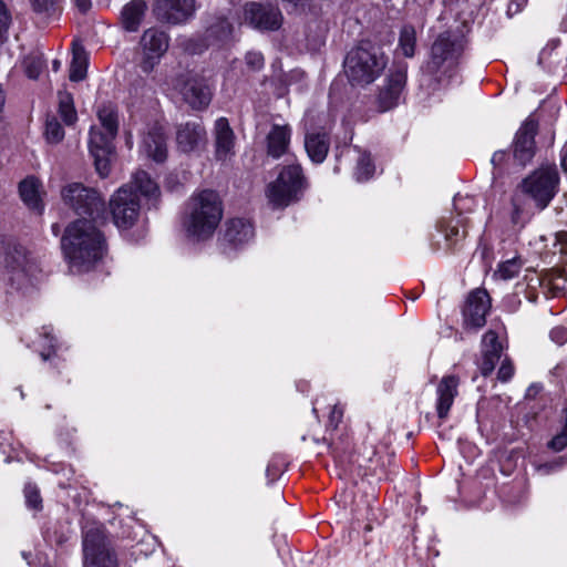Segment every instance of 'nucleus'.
Listing matches in <instances>:
<instances>
[{
    "instance_id": "f257e3e1",
    "label": "nucleus",
    "mask_w": 567,
    "mask_h": 567,
    "mask_svg": "<svg viewBox=\"0 0 567 567\" xmlns=\"http://www.w3.org/2000/svg\"><path fill=\"white\" fill-rule=\"evenodd\" d=\"M61 248L71 270L85 272L104 257L106 239L94 220L82 218L65 228Z\"/></svg>"
},
{
    "instance_id": "f03ea898",
    "label": "nucleus",
    "mask_w": 567,
    "mask_h": 567,
    "mask_svg": "<svg viewBox=\"0 0 567 567\" xmlns=\"http://www.w3.org/2000/svg\"><path fill=\"white\" fill-rule=\"evenodd\" d=\"M223 218V202L217 192L203 189L188 199L184 228L187 236L205 240L213 236Z\"/></svg>"
},
{
    "instance_id": "7ed1b4c3",
    "label": "nucleus",
    "mask_w": 567,
    "mask_h": 567,
    "mask_svg": "<svg viewBox=\"0 0 567 567\" xmlns=\"http://www.w3.org/2000/svg\"><path fill=\"white\" fill-rule=\"evenodd\" d=\"M465 49V40L458 33L444 31L432 43L422 72L435 84L451 79Z\"/></svg>"
},
{
    "instance_id": "20e7f679",
    "label": "nucleus",
    "mask_w": 567,
    "mask_h": 567,
    "mask_svg": "<svg viewBox=\"0 0 567 567\" xmlns=\"http://www.w3.org/2000/svg\"><path fill=\"white\" fill-rule=\"evenodd\" d=\"M385 66L383 52L368 41L353 48L344 60V73L352 85L364 86L374 82Z\"/></svg>"
},
{
    "instance_id": "39448f33",
    "label": "nucleus",
    "mask_w": 567,
    "mask_h": 567,
    "mask_svg": "<svg viewBox=\"0 0 567 567\" xmlns=\"http://www.w3.org/2000/svg\"><path fill=\"white\" fill-rule=\"evenodd\" d=\"M83 567H120L116 550L101 523H86L82 530Z\"/></svg>"
},
{
    "instance_id": "423d86ee",
    "label": "nucleus",
    "mask_w": 567,
    "mask_h": 567,
    "mask_svg": "<svg viewBox=\"0 0 567 567\" xmlns=\"http://www.w3.org/2000/svg\"><path fill=\"white\" fill-rule=\"evenodd\" d=\"M3 269H0V280L20 290L27 287L40 268L34 259L28 256L24 247L12 239L2 241Z\"/></svg>"
},
{
    "instance_id": "0eeeda50",
    "label": "nucleus",
    "mask_w": 567,
    "mask_h": 567,
    "mask_svg": "<svg viewBox=\"0 0 567 567\" xmlns=\"http://www.w3.org/2000/svg\"><path fill=\"white\" fill-rule=\"evenodd\" d=\"M308 186L300 164L284 166L276 181L268 184L266 196L274 209H282L298 202Z\"/></svg>"
},
{
    "instance_id": "6e6552de",
    "label": "nucleus",
    "mask_w": 567,
    "mask_h": 567,
    "mask_svg": "<svg viewBox=\"0 0 567 567\" xmlns=\"http://www.w3.org/2000/svg\"><path fill=\"white\" fill-rule=\"evenodd\" d=\"M559 173L555 165L540 166L522 182V189L539 209H545L559 187Z\"/></svg>"
},
{
    "instance_id": "1a4fd4ad",
    "label": "nucleus",
    "mask_w": 567,
    "mask_h": 567,
    "mask_svg": "<svg viewBox=\"0 0 567 567\" xmlns=\"http://www.w3.org/2000/svg\"><path fill=\"white\" fill-rule=\"evenodd\" d=\"M61 195L65 205L78 215L87 216L90 220H95L104 212L105 203L102 196L81 183L68 184L62 188Z\"/></svg>"
},
{
    "instance_id": "9d476101",
    "label": "nucleus",
    "mask_w": 567,
    "mask_h": 567,
    "mask_svg": "<svg viewBox=\"0 0 567 567\" xmlns=\"http://www.w3.org/2000/svg\"><path fill=\"white\" fill-rule=\"evenodd\" d=\"M110 209L114 224L120 229H130L138 220L141 203L132 185L120 187L110 199Z\"/></svg>"
},
{
    "instance_id": "9b49d317",
    "label": "nucleus",
    "mask_w": 567,
    "mask_h": 567,
    "mask_svg": "<svg viewBox=\"0 0 567 567\" xmlns=\"http://www.w3.org/2000/svg\"><path fill=\"white\" fill-rule=\"evenodd\" d=\"M169 35L164 30L157 27H151L144 30L140 45L143 52L141 61V69L145 73L153 71L154 66L158 64L162 56L169 48Z\"/></svg>"
},
{
    "instance_id": "f8f14e48",
    "label": "nucleus",
    "mask_w": 567,
    "mask_h": 567,
    "mask_svg": "<svg viewBox=\"0 0 567 567\" xmlns=\"http://www.w3.org/2000/svg\"><path fill=\"white\" fill-rule=\"evenodd\" d=\"M152 11L158 22L179 25L194 18L196 2L195 0H154Z\"/></svg>"
},
{
    "instance_id": "ddd939ff",
    "label": "nucleus",
    "mask_w": 567,
    "mask_h": 567,
    "mask_svg": "<svg viewBox=\"0 0 567 567\" xmlns=\"http://www.w3.org/2000/svg\"><path fill=\"white\" fill-rule=\"evenodd\" d=\"M408 76V64L400 63L390 70L377 99L380 112H386L399 104Z\"/></svg>"
},
{
    "instance_id": "4468645a",
    "label": "nucleus",
    "mask_w": 567,
    "mask_h": 567,
    "mask_svg": "<svg viewBox=\"0 0 567 567\" xmlns=\"http://www.w3.org/2000/svg\"><path fill=\"white\" fill-rule=\"evenodd\" d=\"M177 86L184 101L192 109L204 110L209 105L213 92L205 78L187 74L178 79Z\"/></svg>"
},
{
    "instance_id": "2eb2a0df",
    "label": "nucleus",
    "mask_w": 567,
    "mask_h": 567,
    "mask_svg": "<svg viewBox=\"0 0 567 567\" xmlns=\"http://www.w3.org/2000/svg\"><path fill=\"white\" fill-rule=\"evenodd\" d=\"M233 25L225 17H215L206 28L202 43L197 44V38H190L183 42V47L190 53H200L210 45H217L226 42L233 34Z\"/></svg>"
},
{
    "instance_id": "dca6fc26",
    "label": "nucleus",
    "mask_w": 567,
    "mask_h": 567,
    "mask_svg": "<svg viewBox=\"0 0 567 567\" xmlns=\"http://www.w3.org/2000/svg\"><path fill=\"white\" fill-rule=\"evenodd\" d=\"M245 21L260 31H276L284 21L281 11L272 4L249 2L244 9Z\"/></svg>"
},
{
    "instance_id": "f3484780",
    "label": "nucleus",
    "mask_w": 567,
    "mask_h": 567,
    "mask_svg": "<svg viewBox=\"0 0 567 567\" xmlns=\"http://www.w3.org/2000/svg\"><path fill=\"white\" fill-rule=\"evenodd\" d=\"M538 131V122L529 116L518 128L513 143L514 161L520 166H526L535 156V136Z\"/></svg>"
},
{
    "instance_id": "a211bd4d",
    "label": "nucleus",
    "mask_w": 567,
    "mask_h": 567,
    "mask_svg": "<svg viewBox=\"0 0 567 567\" xmlns=\"http://www.w3.org/2000/svg\"><path fill=\"white\" fill-rule=\"evenodd\" d=\"M116 136H110V132L92 127L90 131L89 148L94 158L96 172L101 177L110 173V155L113 151V141Z\"/></svg>"
},
{
    "instance_id": "6ab92c4d",
    "label": "nucleus",
    "mask_w": 567,
    "mask_h": 567,
    "mask_svg": "<svg viewBox=\"0 0 567 567\" xmlns=\"http://www.w3.org/2000/svg\"><path fill=\"white\" fill-rule=\"evenodd\" d=\"M491 308V298L485 289L473 290L463 309L464 324L467 328L480 329L486 323V315Z\"/></svg>"
},
{
    "instance_id": "aec40b11",
    "label": "nucleus",
    "mask_w": 567,
    "mask_h": 567,
    "mask_svg": "<svg viewBox=\"0 0 567 567\" xmlns=\"http://www.w3.org/2000/svg\"><path fill=\"white\" fill-rule=\"evenodd\" d=\"M472 202L473 199L471 197L456 196L454 198V208L457 212V216L451 217L449 220L442 219L440 223V230L444 234L445 240L451 246H455L467 235V230L463 226V219L461 218V215L463 208L467 207Z\"/></svg>"
},
{
    "instance_id": "412c9836",
    "label": "nucleus",
    "mask_w": 567,
    "mask_h": 567,
    "mask_svg": "<svg viewBox=\"0 0 567 567\" xmlns=\"http://www.w3.org/2000/svg\"><path fill=\"white\" fill-rule=\"evenodd\" d=\"M254 235V227L249 220L231 218L225 224L221 241L224 246L230 249H237L249 243Z\"/></svg>"
},
{
    "instance_id": "4be33fe9",
    "label": "nucleus",
    "mask_w": 567,
    "mask_h": 567,
    "mask_svg": "<svg viewBox=\"0 0 567 567\" xmlns=\"http://www.w3.org/2000/svg\"><path fill=\"white\" fill-rule=\"evenodd\" d=\"M460 378L457 375H444L436 386V412L441 420L447 417L449 412L458 395Z\"/></svg>"
},
{
    "instance_id": "5701e85b",
    "label": "nucleus",
    "mask_w": 567,
    "mask_h": 567,
    "mask_svg": "<svg viewBox=\"0 0 567 567\" xmlns=\"http://www.w3.org/2000/svg\"><path fill=\"white\" fill-rule=\"evenodd\" d=\"M502 350L497 333L493 330L485 332L482 341V358L478 362V369L483 377H488L494 371L501 360Z\"/></svg>"
},
{
    "instance_id": "b1692460",
    "label": "nucleus",
    "mask_w": 567,
    "mask_h": 567,
    "mask_svg": "<svg viewBox=\"0 0 567 567\" xmlns=\"http://www.w3.org/2000/svg\"><path fill=\"white\" fill-rule=\"evenodd\" d=\"M215 156L218 161L230 158L235 152V134L226 117H219L215 122Z\"/></svg>"
},
{
    "instance_id": "393cba45",
    "label": "nucleus",
    "mask_w": 567,
    "mask_h": 567,
    "mask_svg": "<svg viewBox=\"0 0 567 567\" xmlns=\"http://www.w3.org/2000/svg\"><path fill=\"white\" fill-rule=\"evenodd\" d=\"M206 138L205 127L200 122H186L176 131V143L183 153L194 152Z\"/></svg>"
},
{
    "instance_id": "a878e982",
    "label": "nucleus",
    "mask_w": 567,
    "mask_h": 567,
    "mask_svg": "<svg viewBox=\"0 0 567 567\" xmlns=\"http://www.w3.org/2000/svg\"><path fill=\"white\" fill-rule=\"evenodd\" d=\"M142 147L148 157L157 163H163L167 157V146L162 127L150 128L143 137Z\"/></svg>"
},
{
    "instance_id": "bb28decb",
    "label": "nucleus",
    "mask_w": 567,
    "mask_h": 567,
    "mask_svg": "<svg viewBox=\"0 0 567 567\" xmlns=\"http://www.w3.org/2000/svg\"><path fill=\"white\" fill-rule=\"evenodd\" d=\"M291 127L288 124H274L267 135V154L279 158L287 153L290 145Z\"/></svg>"
},
{
    "instance_id": "cd10ccee",
    "label": "nucleus",
    "mask_w": 567,
    "mask_h": 567,
    "mask_svg": "<svg viewBox=\"0 0 567 567\" xmlns=\"http://www.w3.org/2000/svg\"><path fill=\"white\" fill-rule=\"evenodd\" d=\"M147 3L144 0H132L121 12V23L125 31L136 32L145 17Z\"/></svg>"
},
{
    "instance_id": "c85d7f7f",
    "label": "nucleus",
    "mask_w": 567,
    "mask_h": 567,
    "mask_svg": "<svg viewBox=\"0 0 567 567\" xmlns=\"http://www.w3.org/2000/svg\"><path fill=\"white\" fill-rule=\"evenodd\" d=\"M330 141L326 133L312 132L305 136V148L311 159L316 164L322 163L329 152Z\"/></svg>"
},
{
    "instance_id": "c756f323",
    "label": "nucleus",
    "mask_w": 567,
    "mask_h": 567,
    "mask_svg": "<svg viewBox=\"0 0 567 567\" xmlns=\"http://www.w3.org/2000/svg\"><path fill=\"white\" fill-rule=\"evenodd\" d=\"M40 182L34 177H28L19 184V193L23 203L30 208L41 214L43 204L40 198Z\"/></svg>"
},
{
    "instance_id": "7c9ffc66",
    "label": "nucleus",
    "mask_w": 567,
    "mask_h": 567,
    "mask_svg": "<svg viewBox=\"0 0 567 567\" xmlns=\"http://www.w3.org/2000/svg\"><path fill=\"white\" fill-rule=\"evenodd\" d=\"M97 117L102 128L110 132V136H116L118 132V113L115 104L103 103L97 109Z\"/></svg>"
},
{
    "instance_id": "2f4dec72",
    "label": "nucleus",
    "mask_w": 567,
    "mask_h": 567,
    "mask_svg": "<svg viewBox=\"0 0 567 567\" xmlns=\"http://www.w3.org/2000/svg\"><path fill=\"white\" fill-rule=\"evenodd\" d=\"M73 58L70 64L69 78L73 82L82 81L86 76L87 56L81 44L73 43Z\"/></svg>"
},
{
    "instance_id": "473e14b6",
    "label": "nucleus",
    "mask_w": 567,
    "mask_h": 567,
    "mask_svg": "<svg viewBox=\"0 0 567 567\" xmlns=\"http://www.w3.org/2000/svg\"><path fill=\"white\" fill-rule=\"evenodd\" d=\"M132 185L148 199L157 200L159 196L158 185L144 171H138L133 175Z\"/></svg>"
},
{
    "instance_id": "72a5a7b5",
    "label": "nucleus",
    "mask_w": 567,
    "mask_h": 567,
    "mask_svg": "<svg viewBox=\"0 0 567 567\" xmlns=\"http://www.w3.org/2000/svg\"><path fill=\"white\" fill-rule=\"evenodd\" d=\"M416 48V30L414 25L406 23L400 30L399 49L405 58H412Z\"/></svg>"
},
{
    "instance_id": "f704fd0d",
    "label": "nucleus",
    "mask_w": 567,
    "mask_h": 567,
    "mask_svg": "<svg viewBox=\"0 0 567 567\" xmlns=\"http://www.w3.org/2000/svg\"><path fill=\"white\" fill-rule=\"evenodd\" d=\"M59 114L66 125H72L78 120L72 94L69 92H59Z\"/></svg>"
},
{
    "instance_id": "c9c22d12",
    "label": "nucleus",
    "mask_w": 567,
    "mask_h": 567,
    "mask_svg": "<svg viewBox=\"0 0 567 567\" xmlns=\"http://www.w3.org/2000/svg\"><path fill=\"white\" fill-rule=\"evenodd\" d=\"M374 164L370 154L363 153L359 156L355 167V178L359 182L368 181L374 173Z\"/></svg>"
},
{
    "instance_id": "e433bc0d",
    "label": "nucleus",
    "mask_w": 567,
    "mask_h": 567,
    "mask_svg": "<svg viewBox=\"0 0 567 567\" xmlns=\"http://www.w3.org/2000/svg\"><path fill=\"white\" fill-rule=\"evenodd\" d=\"M45 138L49 143L56 144L64 138V130L54 116H48L45 121Z\"/></svg>"
},
{
    "instance_id": "4c0bfd02",
    "label": "nucleus",
    "mask_w": 567,
    "mask_h": 567,
    "mask_svg": "<svg viewBox=\"0 0 567 567\" xmlns=\"http://www.w3.org/2000/svg\"><path fill=\"white\" fill-rule=\"evenodd\" d=\"M523 262L519 258H512L498 265L495 272L501 279L509 280L518 275Z\"/></svg>"
},
{
    "instance_id": "58836bf2",
    "label": "nucleus",
    "mask_w": 567,
    "mask_h": 567,
    "mask_svg": "<svg viewBox=\"0 0 567 567\" xmlns=\"http://www.w3.org/2000/svg\"><path fill=\"white\" fill-rule=\"evenodd\" d=\"M545 281L555 289H560L567 280V272L561 268H551L544 274Z\"/></svg>"
},
{
    "instance_id": "ea45409f",
    "label": "nucleus",
    "mask_w": 567,
    "mask_h": 567,
    "mask_svg": "<svg viewBox=\"0 0 567 567\" xmlns=\"http://www.w3.org/2000/svg\"><path fill=\"white\" fill-rule=\"evenodd\" d=\"M565 421L559 433H557L549 442L548 447L560 452L567 446V409L564 410Z\"/></svg>"
},
{
    "instance_id": "a19ab883",
    "label": "nucleus",
    "mask_w": 567,
    "mask_h": 567,
    "mask_svg": "<svg viewBox=\"0 0 567 567\" xmlns=\"http://www.w3.org/2000/svg\"><path fill=\"white\" fill-rule=\"evenodd\" d=\"M24 497L27 505L33 509H40L42 506V498L38 487L33 484H27L24 487Z\"/></svg>"
},
{
    "instance_id": "79ce46f5",
    "label": "nucleus",
    "mask_w": 567,
    "mask_h": 567,
    "mask_svg": "<svg viewBox=\"0 0 567 567\" xmlns=\"http://www.w3.org/2000/svg\"><path fill=\"white\" fill-rule=\"evenodd\" d=\"M61 1L62 0H30L34 12L44 14L55 12Z\"/></svg>"
},
{
    "instance_id": "37998d69",
    "label": "nucleus",
    "mask_w": 567,
    "mask_h": 567,
    "mask_svg": "<svg viewBox=\"0 0 567 567\" xmlns=\"http://www.w3.org/2000/svg\"><path fill=\"white\" fill-rule=\"evenodd\" d=\"M11 24V14L6 3L0 0V44H2L8 38V30Z\"/></svg>"
},
{
    "instance_id": "c03bdc74",
    "label": "nucleus",
    "mask_w": 567,
    "mask_h": 567,
    "mask_svg": "<svg viewBox=\"0 0 567 567\" xmlns=\"http://www.w3.org/2000/svg\"><path fill=\"white\" fill-rule=\"evenodd\" d=\"M43 62L40 58H28L25 60V73L29 79L35 80L43 70Z\"/></svg>"
},
{
    "instance_id": "a18cd8bd",
    "label": "nucleus",
    "mask_w": 567,
    "mask_h": 567,
    "mask_svg": "<svg viewBox=\"0 0 567 567\" xmlns=\"http://www.w3.org/2000/svg\"><path fill=\"white\" fill-rule=\"evenodd\" d=\"M514 375V365L509 359H504L497 371V379L502 382L509 381Z\"/></svg>"
},
{
    "instance_id": "49530a36",
    "label": "nucleus",
    "mask_w": 567,
    "mask_h": 567,
    "mask_svg": "<svg viewBox=\"0 0 567 567\" xmlns=\"http://www.w3.org/2000/svg\"><path fill=\"white\" fill-rule=\"evenodd\" d=\"M247 65L254 70H260L264 66V56L260 52H248L245 56Z\"/></svg>"
},
{
    "instance_id": "de8ad7c7",
    "label": "nucleus",
    "mask_w": 567,
    "mask_h": 567,
    "mask_svg": "<svg viewBox=\"0 0 567 567\" xmlns=\"http://www.w3.org/2000/svg\"><path fill=\"white\" fill-rule=\"evenodd\" d=\"M343 416V409L339 406L338 404H334L330 411L329 415V424L333 427H337L338 424L341 422Z\"/></svg>"
},
{
    "instance_id": "09e8293b",
    "label": "nucleus",
    "mask_w": 567,
    "mask_h": 567,
    "mask_svg": "<svg viewBox=\"0 0 567 567\" xmlns=\"http://www.w3.org/2000/svg\"><path fill=\"white\" fill-rule=\"evenodd\" d=\"M550 339L558 344L565 343L567 340V330L560 327L554 328L550 331Z\"/></svg>"
},
{
    "instance_id": "8fccbe9b",
    "label": "nucleus",
    "mask_w": 567,
    "mask_h": 567,
    "mask_svg": "<svg viewBox=\"0 0 567 567\" xmlns=\"http://www.w3.org/2000/svg\"><path fill=\"white\" fill-rule=\"evenodd\" d=\"M508 157L505 151H497L493 154L491 163L495 168H501Z\"/></svg>"
},
{
    "instance_id": "3c124183",
    "label": "nucleus",
    "mask_w": 567,
    "mask_h": 567,
    "mask_svg": "<svg viewBox=\"0 0 567 567\" xmlns=\"http://www.w3.org/2000/svg\"><path fill=\"white\" fill-rule=\"evenodd\" d=\"M556 240H557V243L555 246H559V252L561 255H565V254L567 255V233H564V231L558 233L556 235Z\"/></svg>"
},
{
    "instance_id": "603ef678",
    "label": "nucleus",
    "mask_w": 567,
    "mask_h": 567,
    "mask_svg": "<svg viewBox=\"0 0 567 567\" xmlns=\"http://www.w3.org/2000/svg\"><path fill=\"white\" fill-rule=\"evenodd\" d=\"M285 6H289L292 9H303L308 3V0H280Z\"/></svg>"
},
{
    "instance_id": "864d4df0",
    "label": "nucleus",
    "mask_w": 567,
    "mask_h": 567,
    "mask_svg": "<svg viewBox=\"0 0 567 567\" xmlns=\"http://www.w3.org/2000/svg\"><path fill=\"white\" fill-rule=\"evenodd\" d=\"M266 473H267V476L270 477L271 481H274L279 475V473H281V468H279L275 464L270 463L267 466Z\"/></svg>"
},
{
    "instance_id": "5fc2aeb1",
    "label": "nucleus",
    "mask_w": 567,
    "mask_h": 567,
    "mask_svg": "<svg viewBox=\"0 0 567 567\" xmlns=\"http://www.w3.org/2000/svg\"><path fill=\"white\" fill-rule=\"evenodd\" d=\"M81 12H86L91 8V0H74Z\"/></svg>"
},
{
    "instance_id": "6e6d98bb",
    "label": "nucleus",
    "mask_w": 567,
    "mask_h": 567,
    "mask_svg": "<svg viewBox=\"0 0 567 567\" xmlns=\"http://www.w3.org/2000/svg\"><path fill=\"white\" fill-rule=\"evenodd\" d=\"M560 166L567 173V144L560 151Z\"/></svg>"
},
{
    "instance_id": "4d7b16f0",
    "label": "nucleus",
    "mask_w": 567,
    "mask_h": 567,
    "mask_svg": "<svg viewBox=\"0 0 567 567\" xmlns=\"http://www.w3.org/2000/svg\"><path fill=\"white\" fill-rule=\"evenodd\" d=\"M513 207H514V209H513V214H512V221H513L514 224H517V223H518V220H519V216H520L522 210H520V208L516 205V203H515V200H514V199H513Z\"/></svg>"
},
{
    "instance_id": "13d9d810",
    "label": "nucleus",
    "mask_w": 567,
    "mask_h": 567,
    "mask_svg": "<svg viewBox=\"0 0 567 567\" xmlns=\"http://www.w3.org/2000/svg\"><path fill=\"white\" fill-rule=\"evenodd\" d=\"M52 66L54 71H59V69L61 68V62L59 60H54Z\"/></svg>"
},
{
    "instance_id": "bf43d9fd",
    "label": "nucleus",
    "mask_w": 567,
    "mask_h": 567,
    "mask_svg": "<svg viewBox=\"0 0 567 567\" xmlns=\"http://www.w3.org/2000/svg\"><path fill=\"white\" fill-rule=\"evenodd\" d=\"M52 230H53V233H54L55 235H58V233H59V226H58L56 224H54V225L52 226Z\"/></svg>"
}]
</instances>
